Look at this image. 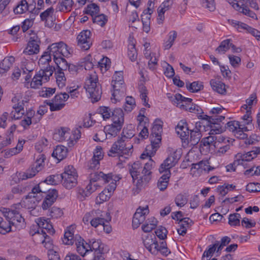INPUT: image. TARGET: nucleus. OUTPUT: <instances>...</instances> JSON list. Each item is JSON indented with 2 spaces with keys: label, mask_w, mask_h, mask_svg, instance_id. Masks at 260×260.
Segmentation results:
<instances>
[{
  "label": "nucleus",
  "mask_w": 260,
  "mask_h": 260,
  "mask_svg": "<svg viewBox=\"0 0 260 260\" xmlns=\"http://www.w3.org/2000/svg\"><path fill=\"white\" fill-rule=\"evenodd\" d=\"M155 165V162L150 158L143 167L141 162L137 161L129 167V172L133 180H137V186H141L143 184L149 182L151 179V170L154 168Z\"/></svg>",
  "instance_id": "1"
},
{
  "label": "nucleus",
  "mask_w": 260,
  "mask_h": 260,
  "mask_svg": "<svg viewBox=\"0 0 260 260\" xmlns=\"http://www.w3.org/2000/svg\"><path fill=\"white\" fill-rule=\"evenodd\" d=\"M22 206L20 203L15 205L11 209L3 208L2 210L4 216L10 224H12L14 230H20L25 227L24 219L20 213Z\"/></svg>",
  "instance_id": "2"
},
{
  "label": "nucleus",
  "mask_w": 260,
  "mask_h": 260,
  "mask_svg": "<svg viewBox=\"0 0 260 260\" xmlns=\"http://www.w3.org/2000/svg\"><path fill=\"white\" fill-rule=\"evenodd\" d=\"M223 110V108L220 107L213 108L210 111V113L212 114V115H204L200 116L203 119L207 121V125L210 126V135L220 134L222 132L219 122H221L225 117L218 114L221 113Z\"/></svg>",
  "instance_id": "3"
},
{
  "label": "nucleus",
  "mask_w": 260,
  "mask_h": 260,
  "mask_svg": "<svg viewBox=\"0 0 260 260\" xmlns=\"http://www.w3.org/2000/svg\"><path fill=\"white\" fill-rule=\"evenodd\" d=\"M162 132V122L160 120H156L151 129V133L150 139L151 144L146 147V150L153 148L152 154L155 153L157 148L159 147V144L161 140V133Z\"/></svg>",
  "instance_id": "4"
},
{
  "label": "nucleus",
  "mask_w": 260,
  "mask_h": 260,
  "mask_svg": "<svg viewBox=\"0 0 260 260\" xmlns=\"http://www.w3.org/2000/svg\"><path fill=\"white\" fill-rule=\"evenodd\" d=\"M53 59L60 57H68L73 52L71 48H69L68 45L63 42H59L52 44L47 48Z\"/></svg>",
  "instance_id": "5"
},
{
  "label": "nucleus",
  "mask_w": 260,
  "mask_h": 260,
  "mask_svg": "<svg viewBox=\"0 0 260 260\" xmlns=\"http://www.w3.org/2000/svg\"><path fill=\"white\" fill-rule=\"evenodd\" d=\"M257 98L255 93H253L250 97L246 100V104H245V132L252 131L254 128L252 123V117L251 116V106L257 103Z\"/></svg>",
  "instance_id": "6"
},
{
  "label": "nucleus",
  "mask_w": 260,
  "mask_h": 260,
  "mask_svg": "<svg viewBox=\"0 0 260 260\" xmlns=\"http://www.w3.org/2000/svg\"><path fill=\"white\" fill-rule=\"evenodd\" d=\"M75 244L77 252L82 256L85 257L84 260H99L100 259V257L98 256L96 258L92 259V251L89 250H90L89 249L90 248L89 244L81 237L76 236Z\"/></svg>",
  "instance_id": "7"
},
{
  "label": "nucleus",
  "mask_w": 260,
  "mask_h": 260,
  "mask_svg": "<svg viewBox=\"0 0 260 260\" xmlns=\"http://www.w3.org/2000/svg\"><path fill=\"white\" fill-rule=\"evenodd\" d=\"M13 110L11 112V118L12 119H18L22 117L24 114V104L27 103L26 101L22 99L19 94L16 95L12 100Z\"/></svg>",
  "instance_id": "8"
},
{
  "label": "nucleus",
  "mask_w": 260,
  "mask_h": 260,
  "mask_svg": "<svg viewBox=\"0 0 260 260\" xmlns=\"http://www.w3.org/2000/svg\"><path fill=\"white\" fill-rule=\"evenodd\" d=\"M53 73V69L49 67L45 69H41L34 77L30 83V86L37 88L42 85V82H46Z\"/></svg>",
  "instance_id": "9"
},
{
  "label": "nucleus",
  "mask_w": 260,
  "mask_h": 260,
  "mask_svg": "<svg viewBox=\"0 0 260 260\" xmlns=\"http://www.w3.org/2000/svg\"><path fill=\"white\" fill-rule=\"evenodd\" d=\"M45 159V155L43 154H40L31 168L22 174V179H27L34 177L37 173L43 169Z\"/></svg>",
  "instance_id": "10"
},
{
  "label": "nucleus",
  "mask_w": 260,
  "mask_h": 260,
  "mask_svg": "<svg viewBox=\"0 0 260 260\" xmlns=\"http://www.w3.org/2000/svg\"><path fill=\"white\" fill-rule=\"evenodd\" d=\"M133 145H130L127 147H126L125 140L122 138H119L112 146L108 155L112 156L113 154H122L129 155L133 152Z\"/></svg>",
  "instance_id": "11"
},
{
  "label": "nucleus",
  "mask_w": 260,
  "mask_h": 260,
  "mask_svg": "<svg viewBox=\"0 0 260 260\" xmlns=\"http://www.w3.org/2000/svg\"><path fill=\"white\" fill-rule=\"evenodd\" d=\"M69 98L68 93L64 92L60 93L56 95L53 98L52 103H47L50 106V109L51 111H58L61 110L64 106V102Z\"/></svg>",
  "instance_id": "12"
},
{
  "label": "nucleus",
  "mask_w": 260,
  "mask_h": 260,
  "mask_svg": "<svg viewBox=\"0 0 260 260\" xmlns=\"http://www.w3.org/2000/svg\"><path fill=\"white\" fill-rule=\"evenodd\" d=\"M91 32L89 30L81 31L77 36L78 45L82 49H89L92 44L91 41Z\"/></svg>",
  "instance_id": "13"
},
{
  "label": "nucleus",
  "mask_w": 260,
  "mask_h": 260,
  "mask_svg": "<svg viewBox=\"0 0 260 260\" xmlns=\"http://www.w3.org/2000/svg\"><path fill=\"white\" fill-rule=\"evenodd\" d=\"M149 213L148 207L138 208L134 215L132 225L134 229H137L142 223L146 218V215Z\"/></svg>",
  "instance_id": "14"
},
{
  "label": "nucleus",
  "mask_w": 260,
  "mask_h": 260,
  "mask_svg": "<svg viewBox=\"0 0 260 260\" xmlns=\"http://www.w3.org/2000/svg\"><path fill=\"white\" fill-rule=\"evenodd\" d=\"M226 128L232 132L233 135L240 139H244V125L238 121H231L226 123Z\"/></svg>",
  "instance_id": "15"
},
{
  "label": "nucleus",
  "mask_w": 260,
  "mask_h": 260,
  "mask_svg": "<svg viewBox=\"0 0 260 260\" xmlns=\"http://www.w3.org/2000/svg\"><path fill=\"white\" fill-rule=\"evenodd\" d=\"M53 139L59 142L68 141L69 146L73 145V141L71 140V135L67 128L62 127L54 134Z\"/></svg>",
  "instance_id": "16"
},
{
  "label": "nucleus",
  "mask_w": 260,
  "mask_h": 260,
  "mask_svg": "<svg viewBox=\"0 0 260 260\" xmlns=\"http://www.w3.org/2000/svg\"><path fill=\"white\" fill-rule=\"evenodd\" d=\"M168 97L174 105L183 109H187L186 106L184 105V103H191L192 102L191 99L184 97L179 93H177L174 96H170V94H168Z\"/></svg>",
  "instance_id": "17"
},
{
  "label": "nucleus",
  "mask_w": 260,
  "mask_h": 260,
  "mask_svg": "<svg viewBox=\"0 0 260 260\" xmlns=\"http://www.w3.org/2000/svg\"><path fill=\"white\" fill-rule=\"evenodd\" d=\"M123 82H112L111 84L113 88L112 96L116 101L119 100L120 98L123 96L125 91V87Z\"/></svg>",
  "instance_id": "18"
},
{
  "label": "nucleus",
  "mask_w": 260,
  "mask_h": 260,
  "mask_svg": "<svg viewBox=\"0 0 260 260\" xmlns=\"http://www.w3.org/2000/svg\"><path fill=\"white\" fill-rule=\"evenodd\" d=\"M36 222L40 228L39 230L40 233H41L42 230L45 231L47 234L48 233L50 235H53L55 233L53 226L48 219H45L43 217H40L37 219Z\"/></svg>",
  "instance_id": "19"
},
{
  "label": "nucleus",
  "mask_w": 260,
  "mask_h": 260,
  "mask_svg": "<svg viewBox=\"0 0 260 260\" xmlns=\"http://www.w3.org/2000/svg\"><path fill=\"white\" fill-rule=\"evenodd\" d=\"M111 219L110 214L108 212H103L100 217H94L90 220L91 225L97 228L98 226L102 225L104 222H109Z\"/></svg>",
  "instance_id": "20"
},
{
  "label": "nucleus",
  "mask_w": 260,
  "mask_h": 260,
  "mask_svg": "<svg viewBox=\"0 0 260 260\" xmlns=\"http://www.w3.org/2000/svg\"><path fill=\"white\" fill-rule=\"evenodd\" d=\"M176 131L182 140H188L189 138V130L186 122L181 121L176 127Z\"/></svg>",
  "instance_id": "21"
},
{
  "label": "nucleus",
  "mask_w": 260,
  "mask_h": 260,
  "mask_svg": "<svg viewBox=\"0 0 260 260\" xmlns=\"http://www.w3.org/2000/svg\"><path fill=\"white\" fill-rule=\"evenodd\" d=\"M98 85H100L98 82V75L95 72L92 71L87 77L84 87L86 91H90L91 87L95 88Z\"/></svg>",
  "instance_id": "22"
},
{
  "label": "nucleus",
  "mask_w": 260,
  "mask_h": 260,
  "mask_svg": "<svg viewBox=\"0 0 260 260\" xmlns=\"http://www.w3.org/2000/svg\"><path fill=\"white\" fill-rule=\"evenodd\" d=\"M69 175L61 174L62 185L68 189H71L77 184V178L75 176L70 177Z\"/></svg>",
  "instance_id": "23"
},
{
  "label": "nucleus",
  "mask_w": 260,
  "mask_h": 260,
  "mask_svg": "<svg viewBox=\"0 0 260 260\" xmlns=\"http://www.w3.org/2000/svg\"><path fill=\"white\" fill-rule=\"evenodd\" d=\"M74 5L73 0H59L56 10L57 11L67 13L72 10Z\"/></svg>",
  "instance_id": "24"
},
{
  "label": "nucleus",
  "mask_w": 260,
  "mask_h": 260,
  "mask_svg": "<svg viewBox=\"0 0 260 260\" xmlns=\"http://www.w3.org/2000/svg\"><path fill=\"white\" fill-rule=\"evenodd\" d=\"M74 226L71 225L66 230L62 239V242L64 244L72 245L75 242L76 237H74Z\"/></svg>",
  "instance_id": "25"
},
{
  "label": "nucleus",
  "mask_w": 260,
  "mask_h": 260,
  "mask_svg": "<svg viewBox=\"0 0 260 260\" xmlns=\"http://www.w3.org/2000/svg\"><path fill=\"white\" fill-rule=\"evenodd\" d=\"M39 52V45L38 42L35 40H30L27 43V46L24 50L23 53L26 55L37 54Z\"/></svg>",
  "instance_id": "26"
},
{
  "label": "nucleus",
  "mask_w": 260,
  "mask_h": 260,
  "mask_svg": "<svg viewBox=\"0 0 260 260\" xmlns=\"http://www.w3.org/2000/svg\"><path fill=\"white\" fill-rule=\"evenodd\" d=\"M51 54L48 50L45 51L39 60V64L42 68L41 69H45L48 67H51L54 71V68L49 65L51 61Z\"/></svg>",
  "instance_id": "27"
},
{
  "label": "nucleus",
  "mask_w": 260,
  "mask_h": 260,
  "mask_svg": "<svg viewBox=\"0 0 260 260\" xmlns=\"http://www.w3.org/2000/svg\"><path fill=\"white\" fill-rule=\"evenodd\" d=\"M111 175L106 174L102 172H94L90 174V181L96 182L98 181L102 180L104 183H107L108 179H111Z\"/></svg>",
  "instance_id": "28"
},
{
  "label": "nucleus",
  "mask_w": 260,
  "mask_h": 260,
  "mask_svg": "<svg viewBox=\"0 0 260 260\" xmlns=\"http://www.w3.org/2000/svg\"><path fill=\"white\" fill-rule=\"evenodd\" d=\"M86 92L89 93L92 103L96 102L101 99L102 92L100 85H98V86L95 88L91 87L90 91H86Z\"/></svg>",
  "instance_id": "29"
},
{
  "label": "nucleus",
  "mask_w": 260,
  "mask_h": 260,
  "mask_svg": "<svg viewBox=\"0 0 260 260\" xmlns=\"http://www.w3.org/2000/svg\"><path fill=\"white\" fill-rule=\"evenodd\" d=\"M68 149L63 146H57L53 151L52 155L58 160H61L67 155Z\"/></svg>",
  "instance_id": "30"
},
{
  "label": "nucleus",
  "mask_w": 260,
  "mask_h": 260,
  "mask_svg": "<svg viewBox=\"0 0 260 260\" xmlns=\"http://www.w3.org/2000/svg\"><path fill=\"white\" fill-rule=\"evenodd\" d=\"M14 61L13 56L5 57L0 63V73L3 74L9 71Z\"/></svg>",
  "instance_id": "31"
},
{
  "label": "nucleus",
  "mask_w": 260,
  "mask_h": 260,
  "mask_svg": "<svg viewBox=\"0 0 260 260\" xmlns=\"http://www.w3.org/2000/svg\"><path fill=\"white\" fill-rule=\"evenodd\" d=\"M189 133L190 136H189L188 140L187 141L191 145L194 146L199 142L202 137L200 129H193L190 131Z\"/></svg>",
  "instance_id": "32"
},
{
  "label": "nucleus",
  "mask_w": 260,
  "mask_h": 260,
  "mask_svg": "<svg viewBox=\"0 0 260 260\" xmlns=\"http://www.w3.org/2000/svg\"><path fill=\"white\" fill-rule=\"evenodd\" d=\"M213 90L218 93L223 94L226 92L225 85L219 80L212 79L210 82Z\"/></svg>",
  "instance_id": "33"
},
{
  "label": "nucleus",
  "mask_w": 260,
  "mask_h": 260,
  "mask_svg": "<svg viewBox=\"0 0 260 260\" xmlns=\"http://www.w3.org/2000/svg\"><path fill=\"white\" fill-rule=\"evenodd\" d=\"M176 164V162L174 161L173 160L171 161L170 158L167 157L161 164L159 171L160 173L164 172L167 173L168 172H170V169L174 167Z\"/></svg>",
  "instance_id": "34"
},
{
  "label": "nucleus",
  "mask_w": 260,
  "mask_h": 260,
  "mask_svg": "<svg viewBox=\"0 0 260 260\" xmlns=\"http://www.w3.org/2000/svg\"><path fill=\"white\" fill-rule=\"evenodd\" d=\"M170 175V172L165 173L158 180L157 187L160 190L164 191L167 188Z\"/></svg>",
  "instance_id": "35"
},
{
  "label": "nucleus",
  "mask_w": 260,
  "mask_h": 260,
  "mask_svg": "<svg viewBox=\"0 0 260 260\" xmlns=\"http://www.w3.org/2000/svg\"><path fill=\"white\" fill-rule=\"evenodd\" d=\"M190 222H191V220L189 218H184L180 220V228L177 229V232L180 235L184 236L186 233Z\"/></svg>",
  "instance_id": "36"
},
{
  "label": "nucleus",
  "mask_w": 260,
  "mask_h": 260,
  "mask_svg": "<svg viewBox=\"0 0 260 260\" xmlns=\"http://www.w3.org/2000/svg\"><path fill=\"white\" fill-rule=\"evenodd\" d=\"M167 41H164L163 46L164 49L168 50L173 45L174 41L177 37V32L175 30L171 31L168 35Z\"/></svg>",
  "instance_id": "37"
},
{
  "label": "nucleus",
  "mask_w": 260,
  "mask_h": 260,
  "mask_svg": "<svg viewBox=\"0 0 260 260\" xmlns=\"http://www.w3.org/2000/svg\"><path fill=\"white\" fill-rule=\"evenodd\" d=\"M180 149H177L175 147H169L168 148V157H172V160L178 162L181 156Z\"/></svg>",
  "instance_id": "38"
},
{
  "label": "nucleus",
  "mask_w": 260,
  "mask_h": 260,
  "mask_svg": "<svg viewBox=\"0 0 260 260\" xmlns=\"http://www.w3.org/2000/svg\"><path fill=\"white\" fill-rule=\"evenodd\" d=\"M37 235L39 236H41L42 238H43L42 241V243L44 245L45 247L48 249L51 248L52 244L50 237L47 235L46 232L45 231L42 230L41 233H40V231L38 230Z\"/></svg>",
  "instance_id": "39"
},
{
  "label": "nucleus",
  "mask_w": 260,
  "mask_h": 260,
  "mask_svg": "<svg viewBox=\"0 0 260 260\" xmlns=\"http://www.w3.org/2000/svg\"><path fill=\"white\" fill-rule=\"evenodd\" d=\"M56 83L59 88H62L65 86L66 83V78L63 72L56 71L55 72Z\"/></svg>",
  "instance_id": "40"
},
{
  "label": "nucleus",
  "mask_w": 260,
  "mask_h": 260,
  "mask_svg": "<svg viewBox=\"0 0 260 260\" xmlns=\"http://www.w3.org/2000/svg\"><path fill=\"white\" fill-rule=\"evenodd\" d=\"M154 4L151 3L147 9L144 10L141 15L142 22H150L151 14L153 13Z\"/></svg>",
  "instance_id": "41"
},
{
  "label": "nucleus",
  "mask_w": 260,
  "mask_h": 260,
  "mask_svg": "<svg viewBox=\"0 0 260 260\" xmlns=\"http://www.w3.org/2000/svg\"><path fill=\"white\" fill-rule=\"evenodd\" d=\"M112 121H118L120 123H124V114L122 110L120 109H116L112 111Z\"/></svg>",
  "instance_id": "42"
},
{
  "label": "nucleus",
  "mask_w": 260,
  "mask_h": 260,
  "mask_svg": "<svg viewBox=\"0 0 260 260\" xmlns=\"http://www.w3.org/2000/svg\"><path fill=\"white\" fill-rule=\"evenodd\" d=\"M29 5L26 0H22L19 4L14 9L15 14H22L28 10Z\"/></svg>",
  "instance_id": "43"
},
{
  "label": "nucleus",
  "mask_w": 260,
  "mask_h": 260,
  "mask_svg": "<svg viewBox=\"0 0 260 260\" xmlns=\"http://www.w3.org/2000/svg\"><path fill=\"white\" fill-rule=\"evenodd\" d=\"M99 7L95 4L92 3L88 5L84 11V14H90L92 17L98 14Z\"/></svg>",
  "instance_id": "44"
},
{
  "label": "nucleus",
  "mask_w": 260,
  "mask_h": 260,
  "mask_svg": "<svg viewBox=\"0 0 260 260\" xmlns=\"http://www.w3.org/2000/svg\"><path fill=\"white\" fill-rule=\"evenodd\" d=\"M92 21L94 23L104 26L108 21L107 17L104 14L96 15L92 17Z\"/></svg>",
  "instance_id": "45"
},
{
  "label": "nucleus",
  "mask_w": 260,
  "mask_h": 260,
  "mask_svg": "<svg viewBox=\"0 0 260 260\" xmlns=\"http://www.w3.org/2000/svg\"><path fill=\"white\" fill-rule=\"evenodd\" d=\"M105 128L106 131L107 135H109L113 137L116 136L121 129V128L119 126L114 125L112 124L106 126Z\"/></svg>",
  "instance_id": "46"
},
{
  "label": "nucleus",
  "mask_w": 260,
  "mask_h": 260,
  "mask_svg": "<svg viewBox=\"0 0 260 260\" xmlns=\"http://www.w3.org/2000/svg\"><path fill=\"white\" fill-rule=\"evenodd\" d=\"M231 39H226L222 41L220 45L216 49V51L218 53H224L230 49Z\"/></svg>",
  "instance_id": "47"
},
{
  "label": "nucleus",
  "mask_w": 260,
  "mask_h": 260,
  "mask_svg": "<svg viewBox=\"0 0 260 260\" xmlns=\"http://www.w3.org/2000/svg\"><path fill=\"white\" fill-rule=\"evenodd\" d=\"M186 88L191 92H196L201 90L203 88V85L199 82H193L191 83H186Z\"/></svg>",
  "instance_id": "48"
},
{
  "label": "nucleus",
  "mask_w": 260,
  "mask_h": 260,
  "mask_svg": "<svg viewBox=\"0 0 260 260\" xmlns=\"http://www.w3.org/2000/svg\"><path fill=\"white\" fill-rule=\"evenodd\" d=\"M63 57H64L53 59L58 68L57 71H61L63 72V71H66L67 70L69 64Z\"/></svg>",
  "instance_id": "49"
},
{
  "label": "nucleus",
  "mask_w": 260,
  "mask_h": 260,
  "mask_svg": "<svg viewBox=\"0 0 260 260\" xmlns=\"http://www.w3.org/2000/svg\"><path fill=\"white\" fill-rule=\"evenodd\" d=\"M241 215L239 213L231 214L229 217L228 223L231 226L240 225Z\"/></svg>",
  "instance_id": "50"
},
{
  "label": "nucleus",
  "mask_w": 260,
  "mask_h": 260,
  "mask_svg": "<svg viewBox=\"0 0 260 260\" xmlns=\"http://www.w3.org/2000/svg\"><path fill=\"white\" fill-rule=\"evenodd\" d=\"M259 141V137L256 134H252L248 136V134H245V144L246 145H254Z\"/></svg>",
  "instance_id": "51"
},
{
  "label": "nucleus",
  "mask_w": 260,
  "mask_h": 260,
  "mask_svg": "<svg viewBox=\"0 0 260 260\" xmlns=\"http://www.w3.org/2000/svg\"><path fill=\"white\" fill-rule=\"evenodd\" d=\"M260 154V147H254L253 150L245 154V161H249L255 158L257 154Z\"/></svg>",
  "instance_id": "52"
},
{
  "label": "nucleus",
  "mask_w": 260,
  "mask_h": 260,
  "mask_svg": "<svg viewBox=\"0 0 260 260\" xmlns=\"http://www.w3.org/2000/svg\"><path fill=\"white\" fill-rule=\"evenodd\" d=\"M14 230L12 224L8 223L6 221H3L0 224V233L2 234H5L11 231H16Z\"/></svg>",
  "instance_id": "53"
},
{
  "label": "nucleus",
  "mask_w": 260,
  "mask_h": 260,
  "mask_svg": "<svg viewBox=\"0 0 260 260\" xmlns=\"http://www.w3.org/2000/svg\"><path fill=\"white\" fill-rule=\"evenodd\" d=\"M152 219V223L146 222L145 224L142 225V229L145 233L150 232L153 229H154L156 226L157 221L154 217H151Z\"/></svg>",
  "instance_id": "54"
},
{
  "label": "nucleus",
  "mask_w": 260,
  "mask_h": 260,
  "mask_svg": "<svg viewBox=\"0 0 260 260\" xmlns=\"http://www.w3.org/2000/svg\"><path fill=\"white\" fill-rule=\"evenodd\" d=\"M135 106V99L132 96H127L125 99V103L124 106V110L127 112H131Z\"/></svg>",
  "instance_id": "55"
},
{
  "label": "nucleus",
  "mask_w": 260,
  "mask_h": 260,
  "mask_svg": "<svg viewBox=\"0 0 260 260\" xmlns=\"http://www.w3.org/2000/svg\"><path fill=\"white\" fill-rule=\"evenodd\" d=\"M128 56L132 61H135L137 58V52L135 45L133 44H129L128 45Z\"/></svg>",
  "instance_id": "56"
},
{
  "label": "nucleus",
  "mask_w": 260,
  "mask_h": 260,
  "mask_svg": "<svg viewBox=\"0 0 260 260\" xmlns=\"http://www.w3.org/2000/svg\"><path fill=\"white\" fill-rule=\"evenodd\" d=\"M99 113L100 114L104 119H109L112 116V112L108 107H101L99 109Z\"/></svg>",
  "instance_id": "57"
},
{
  "label": "nucleus",
  "mask_w": 260,
  "mask_h": 260,
  "mask_svg": "<svg viewBox=\"0 0 260 260\" xmlns=\"http://www.w3.org/2000/svg\"><path fill=\"white\" fill-rule=\"evenodd\" d=\"M230 4L235 10L242 13H244L243 0H233Z\"/></svg>",
  "instance_id": "58"
},
{
  "label": "nucleus",
  "mask_w": 260,
  "mask_h": 260,
  "mask_svg": "<svg viewBox=\"0 0 260 260\" xmlns=\"http://www.w3.org/2000/svg\"><path fill=\"white\" fill-rule=\"evenodd\" d=\"M40 184L37 186H35L31 189V191L26 196V199H30L31 198H35L37 197V194L40 192L45 193L46 190L42 189L40 188Z\"/></svg>",
  "instance_id": "59"
},
{
  "label": "nucleus",
  "mask_w": 260,
  "mask_h": 260,
  "mask_svg": "<svg viewBox=\"0 0 260 260\" xmlns=\"http://www.w3.org/2000/svg\"><path fill=\"white\" fill-rule=\"evenodd\" d=\"M60 178L61 174L50 175L46 178L45 182L48 184H56L60 181Z\"/></svg>",
  "instance_id": "60"
},
{
  "label": "nucleus",
  "mask_w": 260,
  "mask_h": 260,
  "mask_svg": "<svg viewBox=\"0 0 260 260\" xmlns=\"http://www.w3.org/2000/svg\"><path fill=\"white\" fill-rule=\"evenodd\" d=\"M135 131L133 128H128V127L124 128L122 130V137L123 139H129L132 138L134 135Z\"/></svg>",
  "instance_id": "61"
},
{
  "label": "nucleus",
  "mask_w": 260,
  "mask_h": 260,
  "mask_svg": "<svg viewBox=\"0 0 260 260\" xmlns=\"http://www.w3.org/2000/svg\"><path fill=\"white\" fill-rule=\"evenodd\" d=\"M246 189L249 192H257L260 191V183H250L246 186Z\"/></svg>",
  "instance_id": "62"
},
{
  "label": "nucleus",
  "mask_w": 260,
  "mask_h": 260,
  "mask_svg": "<svg viewBox=\"0 0 260 260\" xmlns=\"http://www.w3.org/2000/svg\"><path fill=\"white\" fill-rule=\"evenodd\" d=\"M155 233L158 238L164 240L167 238L168 231L165 227L160 226L156 229Z\"/></svg>",
  "instance_id": "63"
},
{
  "label": "nucleus",
  "mask_w": 260,
  "mask_h": 260,
  "mask_svg": "<svg viewBox=\"0 0 260 260\" xmlns=\"http://www.w3.org/2000/svg\"><path fill=\"white\" fill-rule=\"evenodd\" d=\"M175 202L177 206L181 207L187 203V199L184 195L179 194L176 196Z\"/></svg>",
  "instance_id": "64"
}]
</instances>
